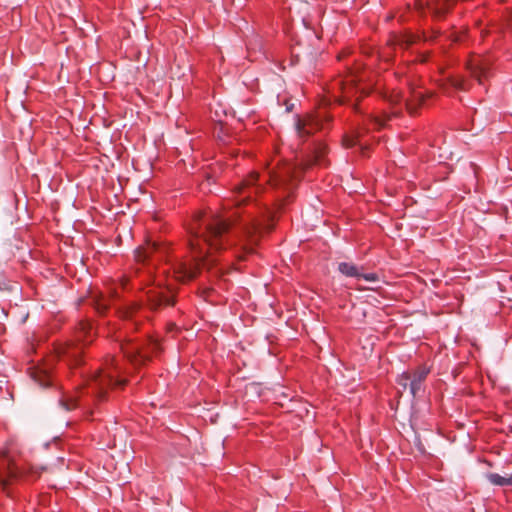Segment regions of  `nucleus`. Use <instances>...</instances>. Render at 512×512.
I'll use <instances>...</instances> for the list:
<instances>
[{
	"label": "nucleus",
	"instance_id": "f257e3e1",
	"mask_svg": "<svg viewBox=\"0 0 512 512\" xmlns=\"http://www.w3.org/2000/svg\"><path fill=\"white\" fill-rule=\"evenodd\" d=\"M242 215L235 212L229 217L220 215H199L189 227L190 258L178 261L173 272L179 281L194 279L202 268L211 269L216 261L208 257V251L232 250L233 256L244 259L252 254L259 241L261 225L250 210Z\"/></svg>",
	"mask_w": 512,
	"mask_h": 512
},
{
	"label": "nucleus",
	"instance_id": "9d476101",
	"mask_svg": "<svg viewBox=\"0 0 512 512\" xmlns=\"http://www.w3.org/2000/svg\"><path fill=\"white\" fill-rule=\"evenodd\" d=\"M455 0H429L426 3L427 9L435 17H443L453 6Z\"/></svg>",
	"mask_w": 512,
	"mask_h": 512
},
{
	"label": "nucleus",
	"instance_id": "f3484780",
	"mask_svg": "<svg viewBox=\"0 0 512 512\" xmlns=\"http://www.w3.org/2000/svg\"><path fill=\"white\" fill-rule=\"evenodd\" d=\"M91 326L89 323H80V331L78 332L77 338L79 341H85V338L89 336Z\"/></svg>",
	"mask_w": 512,
	"mask_h": 512
},
{
	"label": "nucleus",
	"instance_id": "4468645a",
	"mask_svg": "<svg viewBox=\"0 0 512 512\" xmlns=\"http://www.w3.org/2000/svg\"><path fill=\"white\" fill-rule=\"evenodd\" d=\"M361 269L362 268H359L355 264L348 262H341L338 265V270L340 271V273L347 277H354L357 279H360Z\"/></svg>",
	"mask_w": 512,
	"mask_h": 512
},
{
	"label": "nucleus",
	"instance_id": "b1692460",
	"mask_svg": "<svg viewBox=\"0 0 512 512\" xmlns=\"http://www.w3.org/2000/svg\"><path fill=\"white\" fill-rule=\"evenodd\" d=\"M60 403L61 406L66 410H71L73 407H75L73 399H71L69 402L67 400H61Z\"/></svg>",
	"mask_w": 512,
	"mask_h": 512
},
{
	"label": "nucleus",
	"instance_id": "4be33fe9",
	"mask_svg": "<svg viewBox=\"0 0 512 512\" xmlns=\"http://www.w3.org/2000/svg\"><path fill=\"white\" fill-rule=\"evenodd\" d=\"M360 278H363L364 280L369 281V282H376L379 279V277L376 273H362V272H361Z\"/></svg>",
	"mask_w": 512,
	"mask_h": 512
},
{
	"label": "nucleus",
	"instance_id": "6e6552de",
	"mask_svg": "<svg viewBox=\"0 0 512 512\" xmlns=\"http://www.w3.org/2000/svg\"><path fill=\"white\" fill-rule=\"evenodd\" d=\"M57 353L68 366H78L82 363V348L74 343L61 346Z\"/></svg>",
	"mask_w": 512,
	"mask_h": 512
},
{
	"label": "nucleus",
	"instance_id": "aec40b11",
	"mask_svg": "<svg viewBox=\"0 0 512 512\" xmlns=\"http://www.w3.org/2000/svg\"><path fill=\"white\" fill-rule=\"evenodd\" d=\"M139 309L140 305L138 303L131 304L122 312V316L124 318H131Z\"/></svg>",
	"mask_w": 512,
	"mask_h": 512
},
{
	"label": "nucleus",
	"instance_id": "c85d7f7f",
	"mask_svg": "<svg viewBox=\"0 0 512 512\" xmlns=\"http://www.w3.org/2000/svg\"><path fill=\"white\" fill-rule=\"evenodd\" d=\"M0 485L5 488L7 486V481L5 479L0 478Z\"/></svg>",
	"mask_w": 512,
	"mask_h": 512
},
{
	"label": "nucleus",
	"instance_id": "0eeeda50",
	"mask_svg": "<svg viewBox=\"0 0 512 512\" xmlns=\"http://www.w3.org/2000/svg\"><path fill=\"white\" fill-rule=\"evenodd\" d=\"M147 303L152 310H156L163 306H171L174 304L173 296L170 291L161 287H154L146 293Z\"/></svg>",
	"mask_w": 512,
	"mask_h": 512
},
{
	"label": "nucleus",
	"instance_id": "2eb2a0df",
	"mask_svg": "<svg viewBox=\"0 0 512 512\" xmlns=\"http://www.w3.org/2000/svg\"><path fill=\"white\" fill-rule=\"evenodd\" d=\"M487 480L496 486H512V473L501 476L497 473H488Z\"/></svg>",
	"mask_w": 512,
	"mask_h": 512
},
{
	"label": "nucleus",
	"instance_id": "a878e982",
	"mask_svg": "<svg viewBox=\"0 0 512 512\" xmlns=\"http://www.w3.org/2000/svg\"><path fill=\"white\" fill-rule=\"evenodd\" d=\"M128 380L127 379H115L114 382H112L111 384H119V385H122V384H127Z\"/></svg>",
	"mask_w": 512,
	"mask_h": 512
},
{
	"label": "nucleus",
	"instance_id": "5701e85b",
	"mask_svg": "<svg viewBox=\"0 0 512 512\" xmlns=\"http://www.w3.org/2000/svg\"><path fill=\"white\" fill-rule=\"evenodd\" d=\"M405 389H408L409 394L415 398L422 390L423 386H404Z\"/></svg>",
	"mask_w": 512,
	"mask_h": 512
},
{
	"label": "nucleus",
	"instance_id": "bb28decb",
	"mask_svg": "<svg viewBox=\"0 0 512 512\" xmlns=\"http://www.w3.org/2000/svg\"><path fill=\"white\" fill-rule=\"evenodd\" d=\"M417 9L419 11H423L425 9L424 4L421 1L417 2Z\"/></svg>",
	"mask_w": 512,
	"mask_h": 512
},
{
	"label": "nucleus",
	"instance_id": "f8f14e48",
	"mask_svg": "<svg viewBox=\"0 0 512 512\" xmlns=\"http://www.w3.org/2000/svg\"><path fill=\"white\" fill-rule=\"evenodd\" d=\"M163 247L156 242H148L145 246L139 247L135 252V257L138 262H145L151 258L153 254H162Z\"/></svg>",
	"mask_w": 512,
	"mask_h": 512
},
{
	"label": "nucleus",
	"instance_id": "dca6fc26",
	"mask_svg": "<svg viewBox=\"0 0 512 512\" xmlns=\"http://www.w3.org/2000/svg\"><path fill=\"white\" fill-rule=\"evenodd\" d=\"M396 44L401 48H408L416 41V37L412 34H405L395 37Z\"/></svg>",
	"mask_w": 512,
	"mask_h": 512
},
{
	"label": "nucleus",
	"instance_id": "a211bd4d",
	"mask_svg": "<svg viewBox=\"0 0 512 512\" xmlns=\"http://www.w3.org/2000/svg\"><path fill=\"white\" fill-rule=\"evenodd\" d=\"M100 374L101 376L99 377L101 381H104L105 379L113 381L114 378L118 377V371L116 368H114L113 371L111 369L102 370Z\"/></svg>",
	"mask_w": 512,
	"mask_h": 512
},
{
	"label": "nucleus",
	"instance_id": "1a4fd4ad",
	"mask_svg": "<svg viewBox=\"0 0 512 512\" xmlns=\"http://www.w3.org/2000/svg\"><path fill=\"white\" fill-rule=\"evenodd\" d=\"M296 127L299 137L303 138L311 135L315 131L321 130L323 128V122L319 116L309 115L304 119H299Z\"/></svg>",
	"mask_w": 512,
	"mask_h": 512
},
{
	"label": "nucleus",
	"instance_id": "7ed1b4c3",
	"mask_svg": "<svg viewBox=\"0 0 512 512\" xmlns=\"http://www.w3.org/2000/svg\"><path fill=\"white\" fill-rule=\"evenodd\" d=\"M365 72H359L358 68L349 69V74L345 77L335 79L331 84V89L338 90L340 95L338 101L340 104L351 106L356 112H360L358 106L359 99L368 93L369 85L364 84Z\"/></svg>",
	"mask_w": 512,
	"mask_h": 512
},
{
	"label": "nucleus",
	"instance_id": "ddd939ff",
	"mask_svg": "<svg viewBox=\"0 0 512 512\" xmlns=\"http://www.w3.org/2000/svg\"><path fill=\"white\" fill-rule=\"evenodd\" d=\"M30 370L32 379L38 382V384H52L53 378L51 376V370L47 366H34L31 367Z\"/></svg>",
	"mask_w": 512,
	"mask_h": 512
},
{
	"label": "nucleus",
	"instance_id": "f03ea898",
	"mask_svg": "<svg viewBox=\"0 0 512 512\" xmlns=\"http://www.w3.org/2000/svg\"><path fill=\"white\" fill-rule=\"evenodd\" d=\"M326 150L324 144L320 142L314 144L312 154L302 167H296L288 162L277 164L276 167L267 170L262 183H260V176L257 172L250 173L239 184L235 185L232 191L235 205L240 208L241 205L246 204L254 194L266 189L263 185L265 183L275 193L277 205L282 206L291 197L304 169L312 165H326Z\"/></svg>",
	"mask_w": 512,
	"mask_h": 512
},
{
	"label": "nucleus",
	"instance_id": "423d86ee",
	"mask_svg": "<svg viewBox=\"0 0 512 512\" xmlns=\"http://www.w3.org/2000/svg\"><path fill=\"white\" fill-rule=\"evenodd\" d=\"M120 348L124 356L134 366H139L149 360V355L144 351L143 347L133 340H126L120 344Z\"/></svg>",
	"mask_w": 512,
	"mask_h": 512
},
{
	"label": "nucleus",
	"instance_id": "39448f33",
	"mask_svg": "<svg viewBox=\"0 0 512 512\" xmlns=\"http://www.w3.org/2000/svg\"><path fill=\"white\" fill-rule=\"evenodd\" d=\"M467 68L471 76L483 85L491 74V60L485 56L473 55L467 61Z\"/></svg>",
	"mask_w": 512,
	"mask_h": 512
},
{
	"label": "nucleus",
	"instance_id": "6ab92c4d",
	"mask_svg": "<svg viewBox=\"0 0 512 512\" xmlns=\"http://www.w3.org/2000/svg\"><path fill=\"white\" fill-rule=\"evenodd\" d=\"M360 132H357V135L353 136H345L343 141L346 147H353L357 144H360Z\"/></svg>",
	"mask_w": 512,
	"mask_h": 512
},
{
	"label": "nucleus",
	"instance_id": "cd10ccee",
	"mask_svg": "<svg viewBox=\"0 0 512 512\" xmlns=\"http://www.w3.org/2000/svg\"><path fill=\"white\" fill-rule=\"evenodd\" d=\"M97 309H98L99 311H101V312H104V310H106V309H107V306H104V305H102V304H99Z\"/></svg>",
	"mask_w": 512,
	"mask_h": 512
},
{
	"label": "nucleus",
	"instance_id": "20e7f679",
	"mask_svg": "<svg viewBox=\"0 0 512 512\" xmlns=\"http://www.w3.org/2000/svg\"><path fill=\"white\" fill-rule=\"evenodd\" d=\"M384 98L391 105L395 106L391 113L383 112L381 115H372L369 118L371 124L377 128L385 126V123L391 119L392 116H397L402 107H406L410 114H415L418 107L424 102V92L412 86L409 87V97H404L401 91L392 90L390 94L385 93Z\"/></svg>",
	"mask_w": 512,
	"mask_h": 512
},
{
	"label": "nucleus",
	"instance_id": "412c9836",
	"mask_svg": "<svg viewBox=\"0 0 512 512\" xmlns=\"http://www.w3.org/2000/svg\"><path fill=\"white\" fill-rule=\"evenodd\" d=\"M451 84L453 87H455L456 89H460V90H466L468 88L467 82L461 77L452 78Z\"/></svg>",
	"mask_w": 512,
	"mask_h": 512
},
{
	"label": "nucleus",
	"instance_id": "9b49d317",
	"mask_svg": "<svg viewBox=\"0 0 512 512\" xmlns=\"http://www.w3.org/2000/svg\"><path fill=\"white\" fill-rule=\"evenodd\" d=\"M429 372L430 369L426 366H419L415 370L405 371L402 374V378L405 381L404 384H420L425 381Z\"/></svg>",
	"mask_w": 512,
	"mask_h": 512
},
{
	"label": "nucleus",
	"instance_id": "393cba45",
	"mask_svg": "<svg viewBox=\"0 0 512 512\" xmlns=\"http://www.w3.org/2000/svg\"><path fill=\"white\" fill-rule=\"evenodd\" d=\"M416 446H417V449L420 453H425L426 452V449L424 447V445L422 444V442L419 440V439H416Z\"/></svg>",
	"mask_w": 512,
	"mask_h": 512
}]
</instances>
